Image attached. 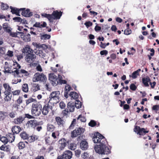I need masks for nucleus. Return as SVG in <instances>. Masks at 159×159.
Masks as SVG:
<instances>
[{
  "mask_svg": "<svg viewBox=\"0 0 159 159\" xmlns=\"http://www.w3.org/2000/svg\"><path fill=\"white\" fill-rule=\"evenodd\" d=\"M92 140L95 143H99L100 144H96L94 149L95 152L100 154L107 155L111 153V148L110 146L106 145L107 143L106 139L105 137L98 132L94 133L93 137Z\"/></svg>",
  "mask_w": 159,
  "mask_h": 159,
  "instance_id": "obj_1",
  "label": "nucleus"
},
{
  "mask_svg": "<svg viewBox=\"0 0 159 159\" xmlns=\"http://www.w3.org/2000/svg\"><path fill=\"white\" fill-rule=\"evenodd\" d=\"M22 52L25 56V60L27 62L31 64L34 62L36 56L34 53V50L30 46L26 45L23 48Z\"/></svg>",
  "mask_w": 159,
  "mask_h": 159,
  "instance_id": "obj_2",
  "label": "nucleus"
},
{
  "mask_svg": "<svg viewBox=\"0 0 159 159\" xmlns=\"http://www.w3.org/2000/svg\"><path fill=\"white\" fill-rule=\"evenodd\" d=\"M42 105L39 103H33L31 108V114L33 116H38L41 114Z\"/></svg>",
  "mask_w": 159,
  "mask_h": 159,
  "instance_id": "obj_3",
  "label": "nucleus"
},
{
  "mask_svg": "<svg viewBox=\"0 0 159 159\" xmlns=\"http://www.w3.org/2000/svg\"><path fill=\"white\" fill-rule=\"evenodd\" d=\"M60 94V92L59 91H54L52 92L50 95L49 98L50 99L48 103L50 101H53L52 103H57L60 101V98L59 96Z\"/></svg>",
  "mask_w": 159,
  "mask_h": 159,
  "instance_id": "obj_4",
  "label": "nucleus"
},
{
  "mask_svg": "<svg viewBox=\"0 0 159 159\" xmlns=\"http://www.w3.org/2000/svg\"><path fill=\"white\" fill-rule=\"evenodd\" d=\"M46 76L43 73H39L38 72L35 74L33 80L34 82L38 81H44L46 80Z\"/></svg>",
  "mask_w": 159,
  "mask_h": 159,
  "instance_id": "obj_5",
  "label": "nucleus"
},
{
  "mask_svg": "<svg viewBox=\"0 0 159 159\" xmlns=\"http://www.w3.org/2000/svg\"><path fill=\"white\" fill-rule=\"evenodd\" d=\"M72 155L71 151L66 150L63 152L62 154L58 156L57 159H70L72 157Z\"/></svg>",
  "mask_w": 159,
  "mask_h": 159,
  "instance_id": "obj_6",
  "label": "nucleus"
},
{
  "mask_svg": "<svg viewBox=\"0 0 159 159\" xmlns=\"http://www.w3.org/2000/svg\"><path fill=\"white\" fill-rule=\"evenodd\" d=\"M134 131L139 135H144L149 132V131L146 130L144 128H141L139 126H135L134 129Z\"/></svg>",
  "mask_w": 159,
  "mask_h": 159,
  "instance_id": "obj_7",
  "label": "nucleus"
},
{
  "mask_svg": "<svg viewBox=\"0 0 159 159\" xmlns=\"http://www.w3.org/2000/svg\"><path fill=\"white\" fill-rule=\"evenodd\" d=\"M49 79L54 86H56L58 83L57 77L54 73H52L49 74Z\"/></svg>",
  "mask_w": 159,
  "mask_h": 159,
  "instance_id": "obj_8",
  "label": "nucleus"
},
{
  "mask_svg": "<svg viewBox=\"0 0 159 159\" xmlns=\"http://www.w3.org/2000/svg\"><path fill=\"white\" fill-rule=\"evenodd\" d=\"M17 77H21L23 76V75L25 77H27L29 76L30 73L25 70L21 69L20 70H14Z\"/></svg>",
  "mask_w": 159,
  "mask_h": 159,
  "instance_id": "obj_9",
  "label": "nucleus"
},
{
  "mask_svg": "<svg viewBox=\"0 0 159 159\" xmlns=\"http://www.w3.org/2000/svg\"><path fill=\"white\" fill-rule=\"evenodd\" d=\"M67 142L65 138H62L58 141V146L60 150H62L66 147L67 144Z\"/></svg>",
  "mask_w": 159,
  "mask_h": 159,
  "instance_id": "obj_10",
  "label": "nucleus"
},
{
  "mask_svg": "<svg viewBox=\"0 0 159 159\" xmlns=\"http://www.w3.org/2000/svg\"><path fill=\"white\" fill-rule=\"evenodd\" d=\"M39 124V123L36 120H31L27 122L26 125L29 128H34Z\"/></svg>",
  "mask_w": 159,
  "mask_h": 159,
  "instance_id": "obj_11",
  "label": "nucleus"
},
{
  "mask_svg": "<svg viewBox=\"0 0 159 159\" xmlns=\"http://www.w3.org/2000/svg\"><path fill=\"white\" fill-rule=\"evenodd\" d=\"M83 129L78 128L74 130L71 133V137L74 138L80 135L82 133Z\"/></svg>",
  "mask_w": 159,
  "mask_h": 159,
  "instance_id": "obj_12",
  "label": "nucleus"
},
{
  "mask_svg": "<svg viewBox=\"0 0 159 159\" xmlns=\"http://www.w3.org/2000/svg\"><path fill=\"white\" fill-rule=\"evenodd\" d=\"M23 9L22 11L21 15L26 17H30L33 15L32 13L30 11L29 9H27L25 10V8H23Z\"/></svg>",
  "mask_w": 159,
  "mask_h": 159,
  "instance_id": "obj_13",
  "label": "nucleus"
},
{
  "mask_svg": "<svg viewBox=\"0 0 159 159\" xmlns=\"http://www.w3.org/2000/svg\"><path fill=\"white\" fill-rule=\"evenodd\" d=\"M62 14V12L60 11L59 12L58 11L56 10L54 11L52 14V16L53 18V20L55 19H59Z\"/></svg>",
  "mask_w": 159,
  "mask_h": 159,
  "instance_id": "obj_14",
  "label": "nucleus"
},
{
  "mask_svg": "<svg viewBox=\"0 0 159 159\" xmlns=\"http://www.w3.org/2000/svg\"><path fill=\"white\" fill-rule=\"evenodd\" d=\"M50 106L48 104H45L43 105V108H42L41 112L43 115H47L49 111Z\"/></svg>",
  "mask_w": 159,
  "mask_h": 159,
  "instance_id": "obj_15",
  "label": "nucleus"
},
{
  "mask_svg": "<svg viewBox=\"0 0 159 159\" xmlns=\"http://www.w3.org/2000/svg\"><path fill=\"white\" fill-rule=\"evenodd\" d=\"M56 122L59 127L63 126L65 121L60 116H56L55 118Z\"/></svg>",
  "mask_w": 159,
  "mask_h": 159,
  "instance_id": "obj_16",
  "label": "nucleus"
},
{
  "mask_svg": "<svg viewBox=\"0 0 159 159\" xmlns=\"http://www.w3.org/2000/svg\"><path fill=\"white\" fill-rule=\"evenodd\" d=\"M45 144L47 146L52 145L55 143V141L53 140L49 136H47L44 139Z\"/></svg>",
  "mask_w": 159,
  "mask_h": 159,
  "instance_id": "obj_17",
  "label": "nucleus"
},
{
  "mask_svg": "<svg viewBox=\"0 0 159 159\" xmlns=\"http://www.w3.org/2000/svg\"><path fill=\"white\" fill-rule=\"evenodd\" d=\"M25 120V117H24L22 116H20L15 118L13 122L16 124H20L22 123Z\"/></svg>",
  "mask_w": 159,
  "mask_h": 159,
  "instance_id": "obj_18",
  "label": "nucleus"
},
{
  "mask_svg": "<svg viewBox=\"0 0 159 159\" xmlns=\"http://www.w3.org/2000/svg\"><path fill=\"white\" fill-rule=\"evenodd\" d=\"M4 100L5 102H8L10 101L12 98V93L11 92H4Z\"/></svg>",
  "mask_w": 159,
  "mask_h": 159,
  "instance_id": "obj_19",
  "label": "nucleus"
},
{
  "mask_svg": "<svg viewBox=\"0 0 159 159\" xmlns=\"http://www.w3.org/2000/svg\"><path fill=\"white\" fill-rule=\"evenodd\" d=\"M10 8L11 9V12L12 14H15L16 15L19 16H20L19 14L20 11L23 9L22 8L19 9L11 6L10 7Z\"/></svg>",
  "mask_w": 159,
  "mask_h": 159,
  "instance_id": "obj_20",
  "label": "nucleus"
},
{
  "mask_svg": "<svg viewBox=\"0 0 159 159\" xmlns=\"http://www.w3.org/2000/svg\"><path fill=\"white\" fill-rule=\"evenodd\" d=\"M6 136H7L9 142L10 143H12L15 140V135L12 132L8 133L6 135Z\"/></svg>",
  "mask_w": 159,
  "mask_h": 159,
  "instance_id": "obj_21",
  "label": "nucleus"
},
{
  "mask_svg": "<svg viewBox=\"0 0 159 159\" xmlns=\"http://www.w3.org/2000/svg\"><path fill=\"white\" fill-rule=\"evenodd\" d=\"M22 129L20 126L17 125L13 126L11 128V131L15 134H19Z\"/></svg>",
  "mask_w": 159,
  "mask_h": 159,
  "instance_id": "obj_22",
  "label": "nucleus"
},
{
  "mask_svg": "<svg viewBox=\"0 0 159 159\" xmlns=\"http://www.w3.org/2000/svg\"><path fill=\"white\" fill-rule=\"evenodd\" d=\"M80 147L82 150H87L88 148V143L87 141L86 140H82L80 143Z\"/></svg>",
  "mask_w": 159,
  "mask_h": 159,
  "instance_id": "obj_23",
  "label": "nucleus"
},
{
  "mask_svg": "<svg viewBox=\"0 0 159 159\" xmlns=\"http://www.w3.org/2000/svg\"><path fill=\"white\" fill-rule=\"evenodd\" d=\"M72 88L71 86L68 84H66L65 88V92L64 93V96L66 98H68V92L71 90Z\"/></svg>",
  "mask_w": 159,
  "mask_h": 159,
  "instance_id": "obj_24",
  "label": "nucleus"
},
{
  "mask_svg": "<svg viewBox=\"0 0 159 159\" xmlns=\"http://www.w3.org/2000/svg\"><path fill=\"white\" fill-rule=\"evenodd\" d=\"M40 89V86L39 84L36 83L31 84V90L33 92H35Z\"/></svg>",
  "mask_w": 159,
  "mask_h": 159,
  "instance_id": "obj_25",
  "label": "nucleus"
},
{
  "mask_svg": "<svg viewBox=\"0 0 159 159\" xmlns=\"http://www.w3.org/2000/svg\"><path fill=\"white\" fill-rule=\"evenodd\" d=\"M67 109L69 112H72L75 109V105L73 102H70L67 104Z\"/></svg>",
  "mask_w": 159,
  "mask_h": 159,
  "instance_id": "obj_26",
  "label": "nucleus"
},
{
  "mask_svg": "<svg viewBox=\"0 0 159 159\" xmlns=\"http://www.w3.org/2000/svg\"><path fill=\"white\" fill-rule=\"evenodd\" d=\"M30 35L29 34H28L25 35L24 34L20 35V36L23 40L25 42H29L31 40Z\"/></svg>",
  "mask_w": 159,
  "mask_h": 159,
  "instance_id": "obj_27",
  "label": "nucleus"
},
{
  "mask_svg": "<svg viewBox=\"0 0 159 159\" xmlns=\"http://www.w3.org/2000/svg\"><path fill=\"white\" fill-rule=\"evenodd\" d=\"M47 25V23L45 22H43L42 24H40L39 22H36L33 25V27L42 28V27H46Z\"/></svg>",
  "mask_w": 159,
  "mask_h": 159,
  "instance_id": "obj_28",
  "label": "nucleus"
},
{
  "mask_svg": "<svg viewBox=\"0 0 159 159\" xmlns=\"http://www.w3.org/2000/svg\"><path fill=\"white\" fill-rule=\"evenodd\" d=\"M41 16L42 17L47 18L50 22H53V18L51 14L43 13L41 14Z\"/></svg>",
  "mask_w": 159,
  "mask_h": 159,
  "instance_id": "obj_29",
  "label": "nucleus"
},
{
  "mask_svg": "<svg viewBox=\"0 0 159 159\" xmlns=\"http://www.w3.org/2000/svg\"><path fill=\"white\" fill-rule=\"evenodd\" d=\"M47 131L50 132H53L55 130L56 127L53 124H48L47 126Z\"/></svg>",
  "mask_w": 159,
  "mask_h": 159,
  "instance_id": "obj_30",
  "label": "nucleus"
},
{
  "mask_svg": "<svg viewBox=\"0 0 159 159\" xmlns=\"http://www.w3.org/2000/svg\"><path fill=\"white\" fill-rule=\"evenodd\" d=\"M142 81L143 83L145 86L148 87L149 86L148 82H150V79L148 76H147L146 77L143 78Z\"/></svg>",
  "mask_w": 159,
  "mask_h": 159,
  "instance_id": "obj_31",
  "label": "nucleus"
},
{
  "mask_svg": "<svg viewBox=\"0 0 159 159\" xmlns=\"http://www.w3.org/2000/svg\"><path fill=\"white\" fill-rule=\"evenodd\" d=\"M36 139H37V138L36 136L34 135H32L31 136H28V138L27 139L28 141L30 143H32L35 141Z\"/></svg>",
  "mask_w": 159,
  "mask_h": 159,
  "instance_id": "obj_32",
  "label": "nucleus"
},
{
  "mask_svg": "<svg viewBox=\"0 0 159 159\" xmlns=\"http://www.w3.org/2000/svg\"><path fill=\"white\" fill-rule=\"evenodd\" d=\"M69 95L72 98L75 99H78L79 97L78 94L74 92H71Z\"/></svg>",
  "mask_w": 159,
  "mask_h": 159,
  "instance_id": "obj_33",
  "label": "nucleus"
},
{
  "mask_svg": "<svg viewBox=\"0 0 159 159\" xmlns=\"http://www.w3.org/2000/svg\"><path fill=\"white\" fill-rule=\"evenodd\" d=\"M3 87L5 89V91L4 92H11V87L10 85L7 83H4L3 84Z\"/></svg>",
  "mask_w": 159,
  "mask_h": 159,
  "instance_id": "obj_34",
  "label": "nucleus"
},
{
  "mask_svg": "<svg viewBox=\"0 0 159 159\" xmlns=\"http://www.w3.org/2000/svg\"><path fill=\"white\" fill-rule=\"evenodd\" d=\"M21 138L24 140L27 139L28 138L29 135L25 131L21 132L20 134Z\"/></svg>",
  "mask_w": 159,
  "mask_h": 159,
  "instance_id": "obj_35",
  "label": "nucleus"
},
{
  "mask_svg": "<svg viewBox=\"0 0 159 159\" xmlns=\"http://www.w3.org/2000/svg\"><path fill=\"white\" fill-rule=\"evenodd\" d=\"M140 69H139L137 70L134 72L132 74L131 76L132 78L133 79L136 78L137 77V76L139 75V72L140 71Z\"/></svg>",
  "mask_w": 159,
  "mask_h": 159,
  "instance_id": "obj_36",
  "label": "nucleus"
},
{
  "mask_svg": "<svg viewBox=\"0 0 159 159\" xmlns=\"http://www.w3.org/2000/svg\"><path fill=\"white\" fill-rule=\"evenodd\" d=\"M74 105L77 108H80L81 107L82 103L80 101L76 100Z\"/></svg>",
  "mask_w": 159,
  "mask_h": 159,
  "instance_id": "obj_37",
  "label": "nucleus"
},
{
  "mask_svg": "<svg viewBox=\"0 0 159 159\" xmlns=\"http://www.w3.org/2000/svg\"><path fill=\"white\" fill-rule=\"evenodd\" d=\"M5 70L4 71V72L5 73H12L13 75H14L15 77L16 76V74L15 72H14V71H13L11 70H9V68H7L5 69Z\"/></svg>",
  "mask_w": 159,
  "mask_h": 159,
  "instance_id": "obj_38",
  "label": "nucleus"
},
{
  "mask_svg": "<svg viewBox=\"0 0 159 159\" xmlns=\"http://www.w3.org/2000/svg\"><path fill=\"white\" fill-rule=\"evenodd\" d=\"M28 86L27 84H24L22 86V90L25 92H27L28 91Z\"/></svg>",
  "mask_w": 159,
  "mask_h": 159,
  "instance_id": "obj_39",
  "label": "nucleus"
},
{
  "mask_svg": "<svg viewBox=\"0 0 159 159\" xmlns=\"http://www.w3.org/2000/svg\"><path fill=\"white\" fill-rule=\"evenodd\" d=\"M5 112L0 111V121L3 120L5 118L6 116L5 115Z\"/></svg>",
  "mask_w": 159,
  "mask_h": 159,
  "instance_id": "obj_40",
  "label": "nucleus"
},
{
  "mask_svg": "<svg viewBox=\"0 0 159 159\" xmlns=\"http://www.w3.org/2000/svg\"><path fill=\"white\" fill-rule=\"evenodd\" d=\"M0 141L4 144H7L9 142L7 136H3L0 138Z\"/></svg>",
  "mask_w": 159,
  "mask_h": 159,
  "instance_id": "obj_41",
  "label": "nucleus"
},
{
  "mask_svg": "<svg viewBox=\"0 0 159 159\" xmlns=\"http://www.w3.org/2000/svg\"><path fill=\"white\" fill-rule=\"evenodd\" d=\"M50 35L46 34L42 35L41 36V39H42L46 40L50 39Z\"/></svg>",
  "mask_w": 159,
  "mask_h": 159,
  "instance_id": "obj_42",
  "label": "nucleus"
},
{
  "mask_svg": "<svg viewBox=\"0 0 159 159\" xmlns=\"http://www.w3.org/2000/svg\"><path fill=\"white\" fill-rule=\"evenodd\" d=\"M78 120H80L82 122H85L86 121V118L83 116L81 114L77 118Z\"/></svg>",
  "mask_w": 159,
  "mask_h": 159,
  "instance_id": "obj_43",
  "label": "nucleus"
},
{
  "mask_svg": "<svg viewBox=\"0 0 159 159\" xmlns=\"http://www.w3.org/2000/svg\"><path fill=\"white\" fill-rule=\"evenodd\" d=\"M18 147L20 149H22L25 147V144L24 142H20L18 143Z\"/></svg>",
  "mask_w": 159,
  "mask_h": 159,
  "instance_id": "obj_44",
  "label": "nucleus"
},
{
  "mask_svg": "<svg viewBox=\"0 0 159 159\" xmlns=\"http://www.w3.org/2000/svg\"><path fill=\"white\" fill-rule=\"evenodd\" d=\"M13 19L16 21L18 22L22 23L23 22V21H24V20H22L20 17H15L13 18Z\"/></svg>",
  "mask_w": 159,
  "mask_h": 159,
  "instance_id": "obj_45",
  "label": "nucleus"
},
{
  "mask_svg": "<svg viewBox=\"0 0 159 159\" xmlns=\"http://www.w3.org/2000/svg\"><path fill=\"white\" fill-rule=\"evenodd\" d=\"M131 33V30L129 28H127L124 31V34L126 35H129Z\"/></svg>",
  "mask_w": 159,
  "mask_h": 159,
  "instance_id": "obj_46",
  "label": "nucleus"
},
{
  "mask_svg": "<svg viewBox=\"0 0 159 159\" xmlns=\"http://www.w3.org/2000/svg\"><path fill=\"white\" fill-rule=\"evenodd\" d=\"M76 120L75 119H73L72 121L71 122V124L70 126H69V129H72L73 128L75 125L76 124Z\"/></svg>",
  "mask_w": 159,
  "mask_h": 159,
  "instance_id": "obj_47",
  "label": "nucleus"
},
{
  "mask_svg": "<svg viewBox=\"0 0 159 159\" xmlns=\"http://www.w3.org/2000/svg\"><path fill=\"white\" fill-rule=\"evenodd\" d=\"M97 125L96 122L94 120H91L89 123V125L92 127H94Z\"/></svg>",
  "mask_w": 159,
  "mask_h": 159,
  "instance_id": "obj_48",
  "label": "nucleus"
},
{
  "mask_svg": "<svg viewBox=\"0 0 159 159\" xmlns=\"http://www.w3.org/2000/svg\"><path fill=\"white\" fill-rule=\"evenodd\" d=\"M35 101V99H33L32 98H30L29 99L26 100V105H27L30 103L33 102Z\"/></svg>",
  "mask_w": 159,
  "mask_h": 159,
  "instance_id": "obj_49",
  "label": "nucleus"
},
{
  "mask_svg": "<svg viewBox=\"0 0 159 159\" xmlns=\"http://www.w3.org/2000/svg\"><path fill=\"white\" fill-rule=\"evenodd\" d=\"M16 102L17 104L20 105L23 102V98L22 97H19L18 99L16 100Z\"/></svg>",
  "mask_w": 159,
  "mask_h": 159,
  "instance_id": "obj_50",
  "label": "nucleus"
},
{
  "mask_svg": "<svg viewBox=\"0 0 159 159\" xmlns=\"http://www.w3.org/2000/svg\"><path fill=\"white\" fill-rule=\"evenodd\" d=\"M9 8L8 6L6 4L4 3L2 4L1 6V8L2 10L7 9Z\"/></svg>",
  "mask_w": 159,
  "mask_h": 159,
  "instance_id": "obj_51",
  "label": "nucleus"
},
{
  "mask_svg": "<svg viewBox=\"0 0 159 159\" xmlns=\"http://www.w3.org/2000/svg\"><path fill=\"white\" fill-rule=\"evenodd\" d=\"M38 55L42 58H44L46 54L44 53L42 51H39Z\"/></svg>",
  "mask_w": 159,
  "mask_h": 159,
  "instance_id": "obj_52",
  "label": "nucleus"
},
{
  "mask_svg": "<svg viewBox=\"0 0 159 159\" xmlns=\"http://www.w3.org/2000/svg\"><path fill=\"white\" fill-rule=\"evenodd\" d=\"M130 89L132 90L135 91L137 89V87L134 84H132L130 85Z\"/></svg>",
  "mask_w": 159,
  "mask_h": 159,
  "instance_id": "obj_53",
  "label": "nucleus"
},
{
  "mask_svg": "<svg viewBox=\"0 0 159 159\" xmlns=\"http://www.w3.org/2000/svg\"><path fill=\"white\" fill-rule=\"evenodd\" d=\"M20 90H17L12 91V93L13 96L14 95H18L20 93Z\"/></svg>",
  "mask_w": 159,
  "mask_h": 159,
  "instance_id": "obj_54",
  "label": "nucleus"
},
{
  "mask_svg": "<svg viewBox=\"0 0 159 159\" xmlns=\"http://www.w3.org/2000/svg\"><path fill=\"white\" fill-rule=\"evenodd\" d=\"M84 25L88 28V27L92 26L93 25V23L90 21H86L84 24Z\"/></svg>",
  "mask_w": 159,
  "mask_h": 159,
  "instance_id": "obj_55",
  "label": "nucleus"
},
{
  "mask_svg": "<svg viewBox=\"0 0 159 159\" xmlns=\"http://www.w3.org/2000/svg\"><path fill=\"white\" fill-rule=\"evenodd\" d=\"M34 116H33L32 115H32H30L29 114H25V116L24 117H25V118H28V119H32V118H34Z\"/></svg>",
  "mask_w": 159,
  "mask_h": 159,
  "instance_id": "obj_56",
  "label": "nucleus"
},
{
  "mask_svg": "<svg viewBox=\"0 0 159 159\" xmlns=\"http://www.w3.org/2000/svg\"><path fill=\"white\" fill-rule=\"evenodd\" d=\"M152 109L153 110H154V111H158V110L159 109V105H156L153 106L152 107Z\"/></svg>",
  "mask_w": 159,
  "mask_h": 159,
  "instance_id": "obj_57",
  "label": "nucleus"
},
{
  "mask_svg": "<svg viewBox=\"0 0 159 159\" xmlns=\"http://www.w3.org/2000/svg\"><path fill=\"white\" fill-rule=\"evenodd\" d=\"M81 157L84 159L87 158L89 157V154L87 152H84L82 154Z\"/></svg>",
  "mask_w": 159,
  "mask_h": 159,
  "instance_id": "obj_58",
  "label": "nucleus"
},
{
  "mask_svg": "<svg viewBox=\"0 0 159 159\" xmlns=\"http://www.w3.org/2000/svg\"><path fill=\"white\" fill-rule=\"evenodd\" d=\"M96 25L95 26L94 30L96 32L100 31L101 30V27L100 26H98V24L97 23L95 24Z\"/></svg>",
  "mask_w": 159,
  "mask_h": 159,
  "instance_id": "obj_59",
  "label": "nucleus"
},
{
  "mask_svg": "<svg viewBox=\"0 0 159 159\" xmlns=\"http://www.w3.org/2000/svg\"><path fill=\"white\" fill-rule=\"evenodd\" d=\"M81 153V151L79 150H77L75 151V154L76 157H79Z\"/></svg>",
  "mask_w": 159,
  "mask_h": 159,
  "instance_id": "obj_60",
  "label": "nucleus"
},
{
  "mask_svg": "<svg viewBox=\"0 0 159 159\" xmlns=\"http://www.w3.org/2000/svg\"><path fill=\"white\" fill-rule=\"evenodd\" d=\"M108 52L106 50H103L100 52V54L101 55H106L108 54Z\"/></svg>",
  "mask_w": 159,
  "mask_h": 159,
  "instance_id": "obj_61",
  "label": "nucleus"
},
{
  "mask_svg": "<svg viewBox=\"0 0 159 159\" xmlns=\"http://www.w3.org/2000/svg\"><path fill=\"white\" fill-rule=\"evenodd\" d=\"M5 48L3 47H0V54L2 55L5 54Z\"/></svg>",
  "mask_w": 159,
  "mask_h": 159,
  "instance_id": "obj_62",
  "label": "nucleus"
},
{
  "mask_svg": "<svg viewBox=\"0 0 159 159\" xmlns=\"http://www.w3.org/2000/svg\"><path fill=\"white\" fill-rule=\"evenodd\" d=\"M76 147V145H75L74 143H71L70 146V149L74 150L75 149Z\"/></svg>",
  "mask_w": 159,
  "mask_h": 159,
  "instance_id": "obj_63",
  "label": "nucleus"
},
{
  "mask_svg": "<svg viewBox=\"0 0 159 159\" xmlns=\"http://www.w3.org/2000/svg\"><path fill=\"white\" fill-rule=\"evenodd\" d=\"M59 106L61 109H63L65 107V104L64 102H61L59 103Z\"/></svg>",
  "mask_w": 159,
  "mask_h": 159,
  "instance_id": "obj_64",
  "label": "nucleus"
}]
</instances>
